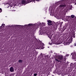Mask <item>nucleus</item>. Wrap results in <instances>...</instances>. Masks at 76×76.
Listing matches in <instances>:
<instances>
[{"label":"nucleus","mask_w":76,"mask_h":76,"mask_svg":"<svg viewBox=\"0 0 76 76\" xmlns=\"http://www.w3.org/2000/svg\"><path fill=\"white\" fill-rule=\"evenodd\" d=\"M69 55H67L65 56H60L57 55L56 57L55 58V61H58V62H61L62 61H65L66 60V57H68Z\"/></svg>","instance_id":"obj_1"},{"label":"nucleus","mask_w":76,"mask_h":76,"mask_svg":"<svg viewBox=\"0 0 76 76\" xmlns=\"http://www.w3.org/2000/svg\"><path fill=\"white\" fill-rule=\"evenodd\" d=\"M64 1L65 0L62 1H59L55 3L56 6H57L58 4H62L60 5L58 9H60L61 8H64V7H66V5L64 4Z\"/></svg>","instance_id":"obj_2"},{"label":"nucleus","mask_w":76,"mask_h":76,"mask_svg":"<svg viewBox=\"0 0 76 76\" xmlns=\"http://www.w3.org/2000/svg\"><path fill=\"white\" fill-rule=\"evenodd\" d=\"M34 25H35V27L37 26V28H39V26H45V23H42V24H41L40 22H38L37 24L36 23L34 24L33 26H34Z\"/></svg>","instance_id":"obj_3"},{"label":"nucleus","mask_w":76,"mask_h":76,"mask_svg":"<svg viewBox=\"0 0 76 76\" xmlns=\"http://www.w3.org/2000/svg\"><path fill=\"white\" fill-rule=\"evenodd\" d=\"M67 1H66V2L67 3H71V2H72V1L73 2V3H75V5L76 4V0H73V1L72 0H67Z\"/></svg>","instance_id":"obj_4"},{"label":"nucleus","mask_w":76,"mask_h":76,"mask_svg":"<svg viewBox=\"0 0 76 76\" xmlns=\"http://www.w3.org/2000/svg\"><path fill=\"white\" fill-rule=\"evenodd\" d=\"M70 43H72V42L70 41V39H69L67 42H64V45H68L70 44Z\"/></svg>","instance_id":"obj_5"},{"label":"nucleus","mask_w":76,"mask_h":76,"mask_svg":"<svg viewBox=\"0 0 76 76\" xmlns=\"http://www.w3.org/2000/svg\"><path fill=\"white\" fill-rule=\"evenodd\" d=\"M71 55H72V57L74 59H76V52H74L71 53Z\"/></svg>","instance_id":"obj_6"},{"label":"nucleus","mask_w":76,"mask_h":76,"mask_svg":"<svg viewBox=\"0 0 76 76\" xmlns=\"http://www.w3.org/2000/svg\"><path fill=\"white\" fill-rule=\"evenodd\" d=\"M47 21L48 22V25H52V23H52V21L48 20H47Z\"/></svg>","instance_id":"obj_7"},{"label":"nucleus","mask_w":76,"mask_h":76,"mask_svg":"<svg viewBox=\"0 0 76 76\" xmlns=\"http://www.w3.org/2000/svg\"><path fill=\"white\" fill-rule=\"evenodd\" d=\"M4 24H2V25L0 27V31H3V28H4Z\"/></svg>","instance_id":"obj_8"},{"label":"nucleus","mask_w":76,"mask_h":76,"mask_svg":"<svg viewBox=\"0 0 76 76\" xmlns=\"http://www.w3.org/2000/svg\"><path fill=\"white\" fill-rule=\"evenodd\" d=\"M67 12V9H65L64 10L62 11V13L63 14H66V12Z\"/></svg>","instance_id":"obj_9"},{"label":"nucleus","mask_w":76,"mask_h":76,"mask_svg":"<svg viewBox=\"0 0 76 76\" xmlns=\"http://www.w3.org/2000/svg\"><path fill=\"white\" fill-rule=\"evenodd\" d=\"M21 3L22 4H23L25 5V4H26V1L24 0H23L21 2Z\"/></svg>","instance_id":"obj_10"},{"label":"nucleus","mask_w":76,"mask_h":76,"mask_svg":"<svg viewBox=\"0 0 76 76\" xmlns=\"http://www.w3.org/2000/svg\"><path fill=\"white\" fill-rule=\"evenodd\" d=\"M10 72H13L14 71V69L13 67H11L10 69Z\"/></svg>","instance_id":"obj_11"},{"label":"nucleus","mask_w":76,"mask_h":76,"mask_svg":"<svg viewBox=\"0 0 76 76\" xmlns=\"http://www.w3.org/2000/svg\"><path fill=\"white\" fill-rule=\"evenodd\" d=\"M20 26L19 25H13L12 26V27H14V26H15L16 27V28H17V27H18V26Z\"/></svg>","instance_id":"obj_12"},{"label":"nucleus","mask_w":76,"mask_h":76,"mask_svg":"<svg viewBox=\"0 0 76 76\" xmlns=\"http://www.w3.org/2000/svg\"><path fill=\"white\" fill-rule=\"evenodd\" d=\"M40 57H43V54L41 53L40 54V56H39Z\"/></svg>","instance_id":"obj_13"},{"label":"nucleus","mask_w":76,"mask_h":76,"mask_svg":"<svg viewBox=\"0 0 76 76\" xmlns=\"http://www.w3.org/2000/svg\"><path fill=\"white\" fill-rule=\"evenodd\" d=\"M18 62H19V63H22V62H23V61L22 60H19L18 61Z\"/></svg>","instance_id":"obj_14"},{"label":"nucleus","mask_w":76,"mask_h":76,"mask_svg":"<svg viewBox=\"0 0 76 76\" xmlns=\"http://www.w3.org/2000/svg\"><path fill=\"white\" fill-rule=\"evenodd\" d=\"M66 29V26H64V29H63V31H64V30H65V29Z\"/></svg>","instance_id":"obj_15"},{"label":"nucleus","mask_w":76,"mask_h":76,"mask_svg":"<svg viewBox=\"0 0 76 76\" xmlns=\"http://www.w3.org/2000/svg\"><path fill=\"white\" fill-rule=\"evenodd\" d=\"M74 17H75L74 15H71V18H74Z\"/></svg>","instance_id":"obj_16"},{"label":"nucleus","mask_w":76,"mask_h":76,"mask_svg":"<svg viewBox=\"0 0 76 76\" xmlns=\"http://www.w3.org/2000/svg\"><path fill=\"white\" fill-rule=\"evenodd\" d=\"M41 47H43V46H44V43H42L41 44Z\"/></svg>","instance_id":"obj_17"},{"label":"nucleus","mask_w":76,"mask_h":76,"mask_svg":"<svg viewBox=\"0 0 76 76\" xmlns=\"http://www.w3.org/2000/svg\"><path fill=\"white\" fill-rule=\"evenodd\" d=\"M2 12V10H1V9L0 8V13H1Z\"/></svg>","instance_id":"obj_18"},{"label":"nucleus","mask_w":76,"mask_h":76,"mask_svg":"<svg viewBox=\"0 0 76 76\" xmlns=\"http://www.w3.org/2000/svg\"><path fill=\"white\" fill-rule=\"evenodd\" d=\"M37 74H34V76H37Z\"/></svg>","instance_id":"obj_19"},{"label":"nucleus","mask_w":76,"mask_h":76,"mask_svg":"<svg viewBox=\"0 0 76 76\" xmlns=\"http://www.w3.org/2000/svg\"><path fill=\"white\" fill-rule=\"evenodd\" d=\"M28 26H31V25H32V24H29L28 25Z\"/></svg>","instance_id":"obj_20"},{"label":"nucleus","mask_w":76,"mask_h":76,"mask_svg":"<svg viewBox=\"0 0 76 76\" xmlns=\"http://www.w3.org/2000/svg\"><path fill=\"white\" fill-rule=\"evenodd\" d=\"M35 53H36V55H37V54H38V53H37V52L35 51Z\"/></svg>","instance_id":"obj_21"},{"label":"nucleus","mask_w":76,"mask_h":76,"mask_svg":"<svg viewBox=\"0 0 76 76\" xmlns=\"http://www.w3.org/2000/svg\"><path fill=\"white\" fill-rule=\"evenodd\" d=\"M44 57H45V58H43V60H45V56H44Z\"/></svg>","instance_id":"obj_22"},{"label":"nucleus","mask_w":76,"mask_h":76,"mask_svg":"<svg viewBox=\"0 0 76 76\" xmlns=\"http://www.w3.org/2000/svg\"><path fill=\"white\" fill-rule=\"evenodd\" d=\"M70 8H69V9H70V10L72 9V6H70Z\"/></svg>","instance_id":"obj_23"},{"label":"nucleus","mask_w":76,"mask_h":76,"mask_svg":"<svg viewBox=\"0 0 76 76\" xmlns=\"http://www.w3.org/2000/svg\"><path fill=\"white\" fill-rule=\"evenodd\" d=\"M74 65L76 67V63H74Z\"/></svg>","instance_id":"obj_24"},{"label":"nucleus","mask_w":76,"mask_h":76,"mask_svg":"<svg viewBox=\"0 0 76 76\" xmlns=\"http://www.w3.org/2000/svg\"><path fill=\"white\" fill-rule=\"evenodd\" d=\"M75 33H73V34H72V35H73V36H75Z\"/></svg>","instance_id":"obj_25"},{"label":"nucleus","mask_w":76,"mask_h":76,"mask_svg":"<svg viewBox=\"0 0 76 76\" xmlns=\"http://www.w3.org/2000/svg\"><path fill=\"white\" fill-rule=\"evenodd\" d=\"M74 45L75 46H76V43H75Z\"/></svg>","instance_id":"obj_26"},{"label":"nucleus","mask_w":76,"mask_h":76,"mask_svg":"<svg viewBox=\"0 0 76 76\" xmlns=\"http://www.w3.org/2000/svg\"><path fill=\"white\" fill-rule=\"evenodd\" d=\"M62 26V24H60V26Z\"/></svg>","instance_id":"obj_27"},{"label":"nucleus","mask_w":76,"mask_h":76,"mask_svg":"<svg viewBox=\"0 0 76 76\" xmlns=\"http://www.w3.org/2000/svg\"><path fill=\"white\" fill-rule=\"evenodd\" d=\"M75 21H76V17H75Z\"/></svg>","instance_id":"obj_28"},{"label":"nucleus","mask_w":76,"mask_h":76,"mask_svg":"<svg viewBox=\"0 0 76 76\" xmlns=\"http://www.w3.org/2000/svg\"><path fill=\"white\" fill-rule=\"evenodd\" d=\"M36 1H39V0H36Z\"/></svg>","instance_id":"obj_29"},{"label":"nucleus","mask_w":76,"mask_h":76,"mask_svg":"<svg viewBox=\"0 0 76 76\" xmlns=\"http://www.w3.org/2000/svg\"><path fill=\"white\" fill-rule=\"evenodd\" d=\"M63 22H61V24H63Z\"/></svg>","instance_id":"obj_30"},{"label":"nucleus","mask_w":76,"mask_h":76,"mask_svg":"<svg viewBox=\"0 0 76 76\" xmlns=\"http://www.w3.org/2000/svg\"><path fill=\"white\" fill-rule=\"evenodd\" d=\"M49 37V38H50V39H51V37Z\"/></svg>","instance_id":"obj_31"},{"label":"nucleus","mask_w":76,"mask_h":76,"mask_svg":"<svg viewBox=\"0 0 76 76\" xmlns=\"http://www.w3.org/2000/svg\"><path fill=\"white\" fill-rule=\"evenodd\" d=\"M57 19H60V18H58Z\"/></svg>","instance_id":"obj_32"},{"label":"nucleus","mask_w":76,"mask_h":76,"mask_svg":"<svg viewBox=\"0 0 76 76\" xmlns=\"http://www.w3.org/2000/svg\"><path fill=\"white\" fill-rule=\"evenodd\" d=\"M34 3H35V1H34Z\"/></svg>","instance_id":"obj_33"},{"label":"nucleus","mask_w":76,"mask_h":76,"mask_svg":"<svg viewBox=\"0 0 76 76\" xmlns=\"http://www.w3.org/2000/svg\"><path fill=\"white\" fill-rule=\"evenodd\" d=\"M50 35H51V34H50Z\"/></svg>","instance_id":"obj_34"},{"label":"nucleus","mask_w":76,"mask_h":76,"mask_svg":"<svg viewBox=\"0 0 76 76\" xmlns=\"http://www.w3.org/2000/svg\"><path fill=\"white\" fill-rule=\"evenodd\" d=\"M49 37V36H48Z\"/></svg>","instance_id":"obj_35"}]
</instances>
